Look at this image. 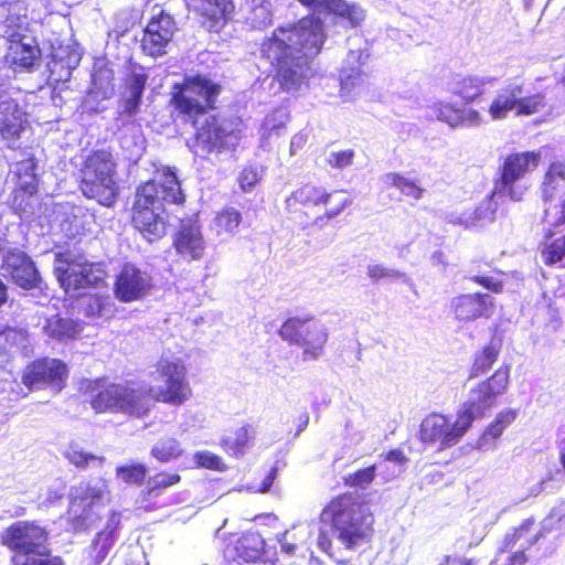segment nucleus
Segmentation results:
<instances>
[{
  "label": "nucleus",
  "mask_w": 565,
  "mask_h": 565,
  "mask_svg": "<svg viewBox=\"0 0 565 565\" xmlns=\"http://www.w3.org/2000/svg\"><path fill=\"white\" fill-rule=\"evenodd\" d=\"M326 39L322 19L316 14H307L295 23L278 26L264 42L277 40L286 47L287 53L309 56L321 52Z\"/></svg>",
  "instance_id": "obj_9"
},
{
  "label": "nucleus",
  "mask_w": 565,
  "mask_h": 565,
  "mask_svg": "<svg viewBox=\"0 0 565 565\" xmlns=\"http://www.w3.org/2000/svg\"><path fill=\"white\" fill-rule=\"evenodd\" d=\"M317 544H318L319 548L322 552L328 554L335 562H338L339 564H343V565L347 564V562H344L342 559H338L335 557V555L333 554V552H332V546H333L332 539L329 536V534L326 531H320V533L318 535Z\"/></svg>",
  "instance_id": "obj_52"
},
{
  "label": "nucleus",
  "mask_w": 565,
  "mask_h": 565,
  "mask_svg": "<svg viewBox=\"0 0 565 565\" xmlns=\"http://www.w3.org/2000/svg\"><path fill=\"white\" fill-rule=\"evenodd\" d=\"M175 253L184 260H200L204 256L206 243L201 226L196 222L180 224L172 237Z\"/></svg>",
  "instance_id": "obj_20"
},
{
  "label": "nucleus",
  "mask_w": 565,
  "mask_h": 565,
  "mask_svg": "<svg viewBox=\"0 0 565 565\" xmlns=\"http://www.w3.org/2000/svg\"><path fill=\"white\" fill-rule=\"evenodd\" d=\"M242 222V214L235 207L226 206L220 212H217L215 216V225L218 231H224L227 233L235 232Z\"/></svg>",
  "instance_id": "obj_42"
},
{
  "label": "nucleus",
  "mask_w": 565,
  "mask_h": 565,
  "mask_svg": "<svg viewBox=\"0 0 565 565\" xmlns=\"http://www.w3.org/2000/svg\"><path fill=\"white\" fill-rule=\"evenodd\" d=\"M222 90L220 83L201 73L185 75L171 86V116L194 128L188 146L195 156L222 153L239 145L244 126L241 117L207 115L216 109Z\"/></svg>",
  "instance_id": "obj_1"
},
{
  "label": "nucleus",
  "mask_w": 565,
  "mask_h": 565,
  "mask_svg": "<svg viewBox=\"0 0 565 565\" xmlns=\"http://www.w3.org/2000/svg\"><path fill=\"white\" fill-rule=\"evenodd\" d=\"M339 18L347 20L351 28H356L364 19L363 11L354 3H348Z\"/></svg>",
  "instance_id": "obj_50"
},
{
  "label": "nucleus",
  "mask_w": 565,
  "mask_h": 565,
  "mask_svg": "<svg viewBox=\"0 0 565 565\" xmlns=\"http://www.w3.org/2000/svg\"><path fill=\"white\" fill-rule=\"evenodd\" d=\"M326 196V188L312 182H307L295 189L285 201L288 217L302 230L318 226L315 217L321 211V204Z\"/></svg>",
  "instance_id": "obj_13"
},
{
  "label": "nucleus",
  "mask_w": 565,
  "mask_h": 565,
  "mask_svg": "<svg viewBox=\"0 0 565 565\" xmlns=\"http://www.w3.org/2000/svg\"><path fill=\"white\" fill-rule=\"evenodd\" d=\"M353 205V195L345 189H334L328 191L326 189V196L321 204L323 212L315 217L319 223V227L323 224L339 217L344 212L351 210Z\"/></svg>",
  "instance_id": "obj_26"
},
{
  "label": "nucleus",
  "mask_w": 565,
  "mask_h": 565,
  "mask_svg": "<svg viewBox=\"0 0 565 565\" xmlns=\"http://www.w3.org/2000/svg\"><path fill=\"white\" fill-rule=\"evenodd\" d=\"M502 344H503V338L501 334H499L498 332H495L489 343L486 345L488 349H490L491 351H494L495 353H499L501 352L502 350Z\"/></svg>",
  "instance_id": "obj_59"
},
{
  "label": "nucleus",
  "mask_w": 565,
  "mask_h": 565,
  "mask_svg": "<svg viewBox=\"0 0 565 565\" xmlns=\"http://www.w3.org/2000/svg\"><path fill=\"white\" fill-rule=\"evenodd\" d=\"M492 218L493 217V210L491 209L489 202L482 205L477 210V218Z\"/></svg>",
  "instance_id": "obj_61"
},
{
  "label": "nucleus",
  "mask_w": 565,
  "mask_h": 565,
  "mask_svg": "<svg viewBox=\"0 0 565 565\" xmlns=\"http://www.w3.org/2000/svg\"><path fill=\"white\" fill-rule=\"evenodd\" d=\"M321 520L337 532V539L348 550L370 543L374 533L372 512L351 491L332 497L321 511Z\"/></svg>",
  "instance_id": "obj_4"
},
{
  "label": "nucleus",
  "mask_w": 565,
  "mask_h": 565,
  "mask_svg": "<svg viewBox=\"0 0 565 565\" xmlns=\"http://www.w3.org/2000/svg\"><path fill=\"white\" fill-rule=\"evenodd\" d=\"M255 433L254 426L244 424L235 429L232 435L223 437L220 440V446L230 457H243L250 447Z\"/></svg>",
  "instance_id": "obj_32"
},
{
  "label": "nucleus",
  "mask_w": 565,
  "mask_h": 565,
  "mask_svg": "<svg viewBox=\"0 0 565 565\" xmlns=\"http://www.w3.org/2000/svg\"><path fill=\"white\" fill-rule=\"evenodd\" d=\"M354 73L355 74H353V75L350 74V75H347L345 77L341 78V85L344 88H348V87L354 85V79L360 76V71H355Z\"/></svg>",
  "instance_id": "obj_62"
},
{
  "label": "nucleus",
  "mask_w": 565,
  "mask_h": 565,
  "mask_svg": "<svg viewBox=\"0 0 565 565\" xmlns=\"http://www.w3.org/2000/svg\"><path fill=\"white\" fill-rule=\"evenodd\" d=\"M347 4L345 0H323L321 11L339 17Z\"/></svg>",
  "instance_id": "obj_53"
},
{
  "label": "nucleus",
  "mask_w": 565,
  "mask_h": 565,
  "mask_svg": "<svg viewBox=\"0 0 565 565\" xmlns=\"http://www.w3.org/2000/svg\"><path fill=\"white\" fill-rule=\"evenodd\" d=\"M367 276L374 280L377 281L383 278H401L403 277V274L395 269H388L380 264H374L367 266L366 270Z\"/></svg>",
  "instance_id": "obj_49"
},
{
  "label": "nucleus",
  "mask_w": 565,
  "mask_h": 565,
  "mask_svg": "<svg viewBox=\"0 0 565 565\" xmlns=\"http://www.w3.org/2000/svg\"><path fill=\"white\" fill-rule=\"evenodd\" d=\"M258 182L257 172L252 168L243 169L238 177V183L243 191H249Z\"/></svg>",
  "instance_id": "obj_51"
},
{
  "label": "nucleus",
  "mask_w": 565,
  "mask_h": 565,
  "mask_svg": "<svg viewBox=\"0 0 565 565\" xmlns=\"http://www.w3.org/2000/svg\"><path fill=\"white\" fill-rule=\"evenodd\" d=\"M436 116L451 127L479 125L481 122L478 110L458 107L449 102H441L436 105Z\"/></svg>",
  "instance_id": "obj_29"
},
{
  "label": "nucleus",
  "mask_w": 565,
  "mask_h": 565,
  "mask_svg": "<svg viewBox=\"0 0 565 565\" xmlns=\"http://www.w3.org/2000/svg\"><path fill=\"white\" fill-rule=\"evenodd\" d=\"M116 161L107 149L93 150L84 160L79 170L81 175L115 178Z\"/></svg>",
  "instance_id": "obj_30"
},
{
  "label": "nucleus",
  "mask_w": 565,
  "mask_h": 565,
  "mask_svg": "<svg viewBox=\"0 0 565 565\" xmlns=\"http://www.w3.org/2000/svg\"><path fill=\"white\" fill-rule=\"evenodd\" d=\"M522 93L520 85L504 87L489 106L491 118L503 119L511 110H515L518 115H530V104L523 99Z\"/></svg>",
  "instance_id": "obj_23"
},
{
  "label": "nucleus",
  "mask_w": 565,
  "mask_h": 565,
  "mask_svg": "<svg viewBox=\"0 0 565 565\" xmlns=\"http://www.w3.org/2000/svg\"><path fill=\"white\" fill-rule=\"evenodd\" d=\"M39 56L40 49L35 45L24 43L22 36L12 34L9 38L6 60L15 71L31 70Z\"/></svg>",
  "instance_id": "obj_27"
},
{
  "label": "nucleus",
  "mask_w": 565,
  "mask_h": 565,
  "mask_svg": "<svg viewBox=\"0 0 565 565\" xmlns=\"http://www.w3.org/2000/svg\"><path fill=\"white\" fill-rule=\"evenodd\" d=\"M509 382L510 369L501 365L470 390L469 398L457 411L454 423L441 413L427 414L418 428L419 441L425 446H436L439 451L457 445L475 419L483 417L497 404L498 397L507 392Z\"/></svg>",
  "instance_id": "obj_2"
},
{
  "label": "nucleus",
  "mask_w": 565,
  "mask_h": 565,
  "mask_svg": "<svg viewBox=\"0 0 565 565\" xmlns=\"http://www.w3.org/2000/svg\"><path fill=\"white\" fill-rule=\"evenodd\" d=\"M281 552L287 555H292L297 550V544L287 541V533L279 540Z\"/></svg>",
  "instance_id": "obj_60"
},
{
  "label": "nucleus",
  "mask_w": 565,
  "mask_h": 565,
  "mask_svg": "<svg viewBox=\"0 0 565 565\" xmlns=\"http://www.w3.org/2000/svg\"><path fill=\"white\" fill-rule=\"evenodd\" d=\"M545 265H554L565 258V234L546 243L541 250Z\"/></svg>",
  "instance_id": "obj_43"
},
{
  "label": "nucleus",
  "mask_w": 565,
  "mask_h": 565,
  "mask_svg": "<svg viewBox=\"0 0 565 565\" xmlns=\"http://www.w3.org/2000/svg\"><path fill=\"white\" fill-rule=\"evenodd\" d=\"M180 481L179 473L160 471L148 480V492L159 494L162 490L178 484Z\"/></svg>",
  "instance_id": "obj_44"
},
{
  "label": "nucleus",
  "mask_w": 565,
  "mask_h": 565,
  "mask_svg": "<svg viewBox=\"0 0 565 565\" xmlns=\"http://www.w3.org/2000/svg\"><path fill=\"white\" fill-rule=\"evenodd\" d=\"M157 373L163 379V385L153 390L151 386L139 387L149 392L151 402L163 403L171 406H181L192 396V388L186 381L185 366L180 361L160 360L156 366Z\"/></svg>",
  "instance_id": "obj_10"
},
{
  "label": "nucleus",
  "mask_w": 565,
  "mask_h": 565,
  "mask_svg": "<svg viewBox=\"0 0 565 565\" xmlns=\"http://www.w3.org/2000/svg\"><path fill=\"white\" fill-rule=\"evenodd\" d=\"M185 194L171 168H163L158 174L140 183L135 192L130 210V225L148 243L162 239L169 228L164 203L183 205Z\"/></svg>",
  "instance_id": "obj_3"
},
{
  "label": "nucleus",
  "mask_w": 565,
  "mask_h": 565,
  "mask_svg": "<svg viewBox=\"0 0 565 565\" xmlns=\"http://www.w3.org/2000/svg\"><path fill=\"white\" fill-rule=\"evenodd\" d=\"M500 423L503 424V428L505 429L509 425H511L516 418V411L507 409L502 411L497 415Z\"/></svg>",
  "instance_id": "obj_57"
},
{
  "label": "nucleus",
  "mask_w": 565,
  "mask_h": 565,
  "mask_svg": "<svg viewBox=\"0 0 565 565\" xmlns=\"http://www.w3.org/2000/svg\"><path fill=\"white\" fill-rule=\"evenodd\" d=\"M55 258L60 264L55 268L56 277L66 292L107 286L109 274L105 262H90L84 252L74 253L68 248L58 252Z\"/></svg>",
  "instance_id": "obj_7"
},
{
  "label": "nucleus",
  "mask_w": 565,
  "mask_h": 565,
  "mask_svg": "<svg viewBox=\"0 0 565 565\" xmlns=\"http://www.w3.org/2000/svg\"><path fill=\"white\" fill-rule=\"evenodd\" d=\"M3 276L10 278L24 290L40 287L41 276L32 258L23 250L13 248L8 250L1 263Z\"/></svg>",
  "instance_id": "obj_16"
},
{
  "label": "nucleus",
  "mask_w": 565,
  "mask_h": 565,
  "mask_svg": "<svg viewBox=\"0 0 565 565\" xmlns=\"http://www.w3.org/2000/svg\"><path fill=\"white\" fill-rule=\"evenodd\" d=\"M79 189L85 198L104 206H111L117 201L118 188L115 178L81 175Z\"/></svg>",
  "instance_id": "obj_24"
},
{
  "label": "nucleus",
  "mask_w": 565,
  "mask_h": 565,
  "mask_svg": "<svg viewBox=\"0 0 565 565\" xmlns=\"http://www.w3.org/2000/svg\"><path fill=\"white\" fill-rule=\"evenodd\" d=\"M147 81V74L135 72L124 78V93L120 97L122 115L131 117L139 111Z\"/></svg>",
  "instance_id": "obj_25"
},
{
  "label": "nucleus",
  "mask_w": 565,
  "mask_h": 565,
  "mask_svg": "<svg viewBox=\"0 0 565 565\" xmlns=\"http://www.w3.org/2000/svg\"><path fill=\"white\" fill-rule=\"evenodd\" d=\"M64 457L67 461L76 467L77 469L85 470L93 462L103 465L105 462L104 456H97L92 452H87L78 447H70L65 452Z\"/></svg>",
  "instance_id": "obj_41"
},
{
  "label": "nucleus",
  "mask_w": 565,
  "mask_h": 565,
  "mask_svg": "<svg viewBox=\"0 0 565 565\" xmlns=\"http://www.w3.org/2000/svg\"><path fill=\"white\" fill-rule=\"evenodd\" d=\"M150 454L160 462H169L182 455V448L175 438L166 437L151 448Z\"/></svg>",
  "instance_id": "obj_37"
},
{
  "label": "nucleus",
  "mask_w": 565,
  "mask_h": 565,
  "mask_svg": "<svg viewBox=\"0 0 565 565\" xmlns=\"http://www.w3.org/2000/svg\"><path fill=\"white\" fill-rule=\"evenodd\" d=\"M43 331L52 340L67 342L78 338L83 331V326L78 320L62 313H55L46 319Z\"/></svg>",
  "instance_id": "obj_28"
},
{
  "label": "nucleus",
  "mask_w": 565,
  "mask_h": 565,
  "mask_svg": "<svg viewBox=\"0 0 565 565\" xmlns=\"http://www.w3.org/2000/svg\"><path fill=\"white\" fill-rule=\"evenodd\" d=\"M276 475H277V469L274 467L265 476L264 480L262 481V484L258 488V492H267L270 489V487L273 486L274 480L276 479Z\"/></svg>",
  "instance_id": "obj_58"
},
{
  "label": "nucleus",
  "mask_w": 565,
  "mask_h": 565,
  "mask_svg": "<svg viewBox=\"0 0 565 565\" xmlns=\"http://www.w3.org/2000/svg\"><path fill=\"white\" fill-rule=\"evenodd\" d=\"M116 477L126 484L141 486L147 477L148 469L143 463H130L116 467Z\"/></svg>",
  "instance_id": "obj_39"
},
{
  "label": "nucleus",
  "mask_w": 565,
  "mask_h": 565,
  "mask_svg": "<svg viewBox=\"0 0 565 565\" xmlns=\"http://www.w3.org/2000/svg\"><path fill=\"white\" fill-rule=\"evenodd\" d=\"M499 358V353L491 351L486 345L481 351L475 353L470 370L469 379H476L488 372Z\"/></svg>",
  "instance_id": "obj_38"
},
{
  "label": "nucleus",
  "mask_w": 565,
  "mask_h": 565,
  "mask_svg": "<svg viewBox=\"0 0 565 565\" xmlns=\"http://www.w3.org/2000/svg\"><path fill=\"white\" fill-rule=\"evenodd\" d=\"M454 318L462 323L488 320L495 311V300L488 292H468L454 297L450 301Z\"/></svg>",
  "instance_id": "obj_15"
},
{
  "label": "nucleus",
  "mask_w": 565,
  "mask_h": 565,
  "mask_svg": "<svg viewBox=\"0 0 565 565\" xmlns=\"http://www.w3.org/2000/svg\"><path fill=\"white\" fill-rule=\"evenodd\" d=\"M151 288V277L131 263L121 266L114 280V295L120 302H132L146 296Z\"/></svg>",
  "instance_id": "obj_17"
},
{
  "label": "nucleus",
  "mask_w": 565,
  "mask_h": 565,
  "mask_svg": "<svg viewBox=\"0 0 565 565\" xmlns=\"http://www.w3.org/2000/svg\"><path fill=\"white\" fill-rule=\"evenodd\" d=\"M81 391L88 396L95 413H122L143 417L149 414V392H143L134 382H111L108 376L84 380Z\"/></svg>",
  "instance_id": "obj_6"
},
{
  "label": "nucleus",
  "mask_w": 565,
  "mask_h": 565,
  "mask_svg": "<svg viewBox=\"0 0 565 565\" xmlns=\"http://www.w3.org/2000/svg\"><path fill=\"white\" fill-rule=\"evenodd\" d=\"M384 460L395 462L398 465L406 463L408 461L407 457L405 456L404 451L399 448H394L388 450L384 455Z\"/></svg>",
  "instance_id": "obj_54"
},
{
  "label": "nucleus",
  "mask_w": 565,
  "mask_h": 565,
  "mask_svg": "<svg viewBox=\"0 0 565 565\" xmlns=\"http://www.w3.org/2000/svg\"><path fill=\"white\" fill-rule=\"evenodd\" d=\"M68 377V369L60 359L38 358L28 363L22 372L21 382L29 391L50 390L60 393Z\"/></svg>",
  "instance_id": "obj_12"
},
{
  "label": "nucleus",
  "mask_w": 565,
  "mask_h": 565,
  "mask_svg": "<svg viewBox=\"0 0 565 565\" xmlns=\"http://www.w3.org/2000/svg\"><path fill=\"white\" fill-rule=\"evenodd\" d=\"M266 542L264 537L253 531L241 535H232L224 546V557L228 563H255L265 555Z\"/></svg>",
  "instance_id": "obj_18"
},
{
  "label": "nucleus",
  "mask_w": 565,
  "mask_h": 565,
  "mask_svg": "<svg viewBox=\"0 0 565 565\" xmlns=\"http://www.w3.org/2000/svg\"><path fill=\"white\" fill-rule=\"evenodd\" d=\"M36 161L28 157L15 164V191L31 198L38 193L39 180L35 173Z\"/></svg>",
  "instance_id": "obj_33"
},
{
  "label": "nucleus",
  "mask_w": 565,
  "mask_h": 565,
  "mask_svg": "<svg viewBox=\"0 0 565 565\" xmlns=\"http://www.w3.org/2000/svg\"><path fill=\"white\" fill-rule=\"evenodd\" d=\"M503 430H504V428H503V424H502V423H500V420H499V419H498V417L495 416L494 420H493V422H491V423L487 426V428H486V430H484V433H483V436H484V437H486V436H489V437H491V438H493V439H494V438L500 437V436L502 435Z\"/></svg>",
  "instance_id": "obj_55"
},
{
  "label": "nucleus",
  "mask_w": 565,
  "mask_h": 565,
  "mask_svg": "<svg viewBox=\"0 0 565 565\" xmlns=\"http://www.w3.org/2000/svg\"><path fill=\"white\" fill-rule=\"evenodd\" d=\"M26 113L14 98L0 100V136L8 142H15L28 128Z\"/></svg>",
  "instance_id": "obj_21"
},
{
  "label": "nucleus",
  "mask_w": 565,
  "mask_h": 565,
  "mask_svg": "<svg viewBox=\"0 0 565 565\" xmlns=\"http://www.w3.org/2000/svg\"><path fill=\"white\" fill-rule=\"evenodd\" d=\"M484 86V78L465 75L455 81L451 94L466 106L477 102L483 95Z\"/></svg>",
  "instance_id": "obj_34"
},
{
  "label": "nucleus",
  "mask_w": 565,
  "mask_h": 565,
  "mask_svg": "<svg viewBox=\"0 0 565 565\" xmlns=\"http://www.w3.org/2000/svg\"><path fill=\"white\" fill-rule=\"evenodd\" d=\"M118 529V521H108L105 527L99 531L88 551V564L87 565H102L113 547L115 535Z\"/></svg>",
  "instance_id": "obj_31"
},
{
  "label": "nucleus",
  "mask_w": 565,
  "mask_h": 565,
  "mask_svg": "<svg viewBox=\"0 0 565 565\" xmlns=\"http://www.w3.org/2000/svg\"><path fill=\"white\" fill-rule=\"evenodd\" d=\"M388 188L397 189L403 195L420 200L425 192L416 180L408 179L398 172H388L384 175Z\"/></svg>",
  "instance_id": "obj_36"
},
{
  "label": "nucleus",
  "mask_w": 565,
  "mask_h": 565,
  "mask_svg": "<svg viewBox=\"0 0 565 565\" xmlns=\"http://www.w3.org/2000/svg\"><path fill=\"white\" fill-rule=\"evenodd\" d=\"M178 31L174 18L164 10L153 15L143 29L140 41L141 52L150 57L158 58L168 53Z\"/></svg>",
  "instance_id": "obj_14"
},
{
  "label": "nucleus",
  "mask_w": 565,
  "mask_h": 565,
  "mask_svg": "<svg viewBox=\"0 0 565 565\" xmlns=\"http://www.w3.org/2000/svg\"><path fill=\"white\" fill-rule=\"evenodd\" d=\"M473 284L493 292L501 294L503 291V282L491 276L473 275L469 278Z\"/></svg>",
  "instance_id": "obj_48"
},
{
  "label": "nucleus",
  "mask_w": 565,
  "mask_h": 565,
  "mask_svg": "<svg viewBox=\"0 0 565 565\" xmlns=\"http://www.w3.org/2000/svg\"><path fill=\"white\" fill-rule=\"evenodd\" d=\"M189 11L200 19L210 32H220L234 13L233 0H184Z\"/></svg>",
  "instance_id": "obj_19"
},
{
  "label": "nucleus",
  "mask_w": 565,
  "mask_h": 565,
  "mask_svg": "<svg viewBox=\"0 0 565 565\" xmlns=\"http://www.w3.org/2000/svg\"><path fill=\"white\" fill-rule=\"evenodd\" d=\"M194 463L198 468H204L212 471H225L227 466L224 463L222 458L207 450L196 451L193 455Z\"/></svg>",
  "instance_id": "obj_45"
},
{
  "label": "nucleus",
  "mask_w": 565,
  "mask_h": 565,
  "mask_svg": "<svg viewBox=\"0 0 565 565\" xmlns=\"http://www.w3.org/2000/svg\"><path fill=\"white\" fill-rule=\"evenodd\" d=\"M277 40L262 43L263 55L275 68V81L284 92L297 90L306 78L307 61L302 56L287 53Z\"/></svg>",
  "instance_id": "obj_11"
},
{
  "label": "nucleus",
  "mask_w": 565,
  "mask_h": 565,
  "mask_svg": "<svg viewBox=\"0 0 565 565\" xmlns=\"http://www.w3.org/2000/svg\"><path fill=\"white\" fill-rule=\"evenodd\" d=\"M355 151L353 149H345L341 151H333L327 159V164L332 169H344L353 163Z\"/></svg>",
  "instance_id": "obj_47"
},
{
  "label": "nucleus",
  "mask_w": 565,
  "mask_h": 565,
  "mask_svg": "<svg viewBox=\"0 0 565 565\" xmlns=\"http://www.w3.org/2000/svg\"><path fill=\"white\" fill-rule=\"evenodd\" d=\"M530 164V152H518L507 156L501 167V177L497 182V190L499 192L508 191L511 199L519 201L522 199V193H515L513 188L515 182L522 178Z\"/></svg>",
  "instance_id": "obj_22"
},
{
  "label": "nucleus",
  "mask_w": 565,
  "mask_h": 565,
  "mask_svg": "<svg viewBox=\"0 0 565 565\" xmlns=\"http://www.w3.org/2000/svg\"><path fill=\"white\" fill-rule=\"evenodd\" d=\"M108 297L89 295L83 299V310L87 317H100L108 305Z\"/></svg>",
  "instance_id": "obj_46"
},
{
  "label": "nucleus",
  "mask_w": 565,
  "mask_h": 565,
  "mask_svg": "<svg viewBox=\"0 0 565 565\" xmlns=\"http://www.w3.org/2000/svg\"><path fill=\"white\" fill-rule=\"evenodd\" d=\"M526 561H527V558L523 551L519 552V553H514L511 557L512 565H524L526 563Z\"/></svg>",
  "instance_id": "obj_63"
},
{
  "label": "nucleus",
  "mask_w": 565,
  "mask_h": 565,
  "mask_svg": "<svg viewBox=\"0 0 565 565\" xmlns=\"http://www.w3.org/2000/svg\"><path fill=\"white\" fill-rule=\"evenodd\" d=\"M28 332L21 328L4 327L0 330V354L9 355L24 348L28 343Z\"/></svg>",
  "instance_id": "obj_35"
},
{
  "label": "nucleus",
  "mask_w": 565,
  "mask_h": 565,
  "mask_svg": "<svg viewBox=\"0 0 565 565\" xmlns=\"http://www.w3.org/2000/svg\"><path fill=\"white\" fill-rule=\"evenodd\" d=\"M556 175L565 179V164L561 162L551 163L545 178L548 180V182H552Z\"/></svg>",
  "instance_id": "obj_56"
},
{
  "label": "nucleus",
  "mask_w": 565,
  "mask_h": 565,
  "mask_svg": "<svg viewBox=\"0 0 565 565\" xmlns=\"http://www.w3.org/2000/svg\"><path fill=\"white\" fill-rule=\"evenodd\" d=\"M50 533L36 521L12 522L0 534V543L11 552L9 565H65L50 548Z\"/></svg>",
  "instance_id": "obj_5"
},
{
  "label": "nucleus",
  "mask_w": 565,
  "mask_h": 565,
  "mask_svg": "<svg viewBox=\"0 0 565 565\" xmlns=\"http://www.w3.org/2000/svg\"><path fill=\"white\" fill-rule=\"evenodd\" d=\"M376 477V465L358 469L356 471L343 477V484L353 489H366Z\"/></svg>",
  "instance_id": "obj_40"
},
{
  "label": "nucleus",
  "mask_w": 565,
  "mask_h": 565,
  "mask_svg": "<svg viewBox=\"0 0 565 565\" xmlns=\"http://www.w3.org/2000/svg\"><path fill=\"white\" fill-rule=\"evenodd\" d=\"M300 4L309 9H321L323 0H297Z\"/></svg>",
  "instance_id": "obj_64"
},
{
  "label": "nucleus",
  "mask_w": 565,
  "mask_h": 565,
  "mask_svg": "<svg viewBox=\"0 0 565 565\" xmlns=\"http://www.w3.org/2000/svg\"><path fill=\"white\" fill-rule=\"evenodd\" d=\"M277 333L284 342L301 349L303 362L318 360L329 339L328 328L315 315L288 316Z\"/></svg>",
  "instance_id": "obj_8"
}]
</instances>
